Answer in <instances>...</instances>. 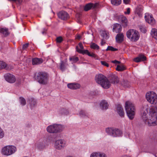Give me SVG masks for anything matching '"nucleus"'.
<instances>
[{
    "label": "nucleus",
    "mask_w": 157,
    "mask_h": 157,
    "mask_svg": "<svg viewBox=\"0 0 157 157\" xmlns=\"http://www.w3.org/2000/svg\"><path fill=\"white\" fill-rule=\"evenodd\" d=\"M126 36L131 40L134 42L137 41L140 37L138 32L133 29L129 30L127 32Z\"/></svg>",
    "instance_id": "39448f33"
},
{
    "label": "nucleus",
    "mask_w": 157,
    "mask_h": 157,
    "mask_svg": "<svg viewBox=\"0 0 157 157\" xmlns=\"http://www.w3.org/2000/svg\"><path fill=\"white\" fill-rule=\"evenodd\" d=\"M63 128V126L61 124H54L48 126L46 130L49 133H54L61 132Z\"/></svg>",
    "instance_id": "423d86ee"
},
{
    "label": "nucleus",
    "mask_w": 157,
    "mask_h": 157,
    "mask_svg": "<svg viewBox=\"0 0 157 157\" xmlns=\"http://www.w3.org/2000/svg\"><path fill=\"white\" fill-rule=\"evenodd\" d=\"M1 33L5 36H7L9 34L8 29L6 28H2L0 29Z\"/></svg>",
    "instance_id": "7c9ffc66"
},
{
    "label": "nucleus",
    "mask_w": 157,
    "mask_h": 157,
    "mask_svg": "<svg viewBox=\"0 0 157 157\" xmlns=\"http://www.w3.org/2000/svg\"><path fill=\"white\" fill-rule=\"evenodd\" d=\"M99 6V4L98 3H89V10L91 9L94 10L93 13L90 16L93 19V21H95L96 19V10L98 9Z\"/></svg>",
    "instance_id": "1a4fd4ad"
},
{
    "label": "nucleus",
    "mask_w": 157,
    "mask_h": 157,
    "mask_svg": "<svg viewBox=\"0 0 157 157\" xmlns=\"http://www.w3.org/2000/svg\"><path fill=\"white\" fill-rule=\"evenodd\" d=\"M149 113L150 117L149 119H148L146 117V113H143L142 116L143 120L149 126L157 125V103L155 107H152L150 109Z\"/></svg>",
    "instance_id": "f257e3e1"
},
{
    "label": "nucleus",
    "mask_w": 157,
    "mask_h": 157,
    "mask_svg": "<svg viewBox=\"0 0 157 157\" xmlns=\"http://www.w3.org/2000/svg\"><path fill=\"white\" fill-rule=\"evenodd\" d=\"M146 99L150 103L155 105L157 104V95L153 91L148 92L146 94Z\"/></svg>",
    "instance_id": "6e6552de"
},
{
    "label": "nucleus",
    "mask_w": 157,
    "mask_h": 157,
    "mask_svg": "<svg viewBox=\"0 0 157 157\" xmlns=\"http://www.w3.org/2000/svg\"><path fill=\"white\" fill-rule=\"evenodd\" d=\"M146 57L144 55L140 54L138 57L135 58L133 61L136 62L138 63L146 60Z\"/></svg>",
    "instance_id": "f3484780"
},
{
    "label": "nucleus",
    "mask_w": 157,
    "mask_h": 157,
    "mask_svg": "<svg viewBox=\"0 0 157 157\" xmlns=\"http://www.w3.org/2000/svg\"><path fill=\"white\" fill-rule=\"evenodd\" d=\"M33 65L40 64L43 62V60L41 58H35L32 59Z\"/></svg>",
    "instance_id": "393cba45"
},
{
    "label": "nucleus",
    "mask_w": 157,
    "mask_h": 157,
    "mask_svg": "<svg viewBox=\"0 0 157 157\" xmlns=\"http://www.w3.org/2000/svg\"><path fill=\"white\" fill-rule=\"evenodd\" d=\"M83 47L82 44L80 43L76 47V51L79 53L82 54H86L88 55V51L87 50H83Z\"/></svg>",
    "instance_id": "4468645a"
},
{
    "label": "nucleus",
    "mask_w": 157,
    "mask_h": 157,
    "mask_svg": "<svg viewBox=\"0 0 157 157\" xmlns=\"http://www.w3.org/2000/svg\"><path fill=\"white\" fill-rule=\"evenodd\" d=\"M19 101L21 104L22 105H24L26 104V101L25 99L22 97H20Z\"/></svg>",
    "instance_id": "c9c22d12"
},
{
    "label": "nucleus",
    "mask_w": 157,
    "mask_h": 157,
    "mask_svg": "<svg viewBox=\"0 0 157 157\" xmlns=\"http://www.w3.org/2000/svg\"><path fill=\"white\" fill-rule=\"evenodd\" d=\"M130 2V0H123L124 3L126 4H129Z\"/></svg>",
    "instance_id": "5fc2aeb1"
},
{
    "label": "nucleus",
    "mask_w": 157,
    "mask_h": 157,
    "mask_svg": "<svg viewBox=\"0 0 157 157\" xmlns=\"http://www.w3.org/2000/svg\"><path fill=\"white\" fill-rule=\"evenodd\" d=\"M125 108L129 119L132 120L135 115L136 108L134 104L131 101H127L125 103Z\"/></svg>",
    "instance_id": "7ed1b4c3"
},
{
    "label": "nucleus",
    "mask_w": 157,
    "mask_h": 157,
    "mask_svg": "<svg viewBox=\"0 0 157 157\" xmlns=\"http://www.w3.org/2000/svg\"><path fill=\"white\" fill-rule=\"evenodd\" d=\"M86 113L85 111L81 110L79 113V115L82 117H84L86 116Z\"/></svg>",
    "instance_id": "58836bf2"
},
{
    "label": "nucleus",
    "mask_w": 157,
    "mask_h": 157,
    "mask_svg": "<svg viewBox=\"0 0 157 157\" xmlns=\"http://www.w3.org/2000/svg\"><path fill=\"white\" fill-rule=\"evenodd\" d=\"M84 10L86 11H88V3L84 7Z\"/></svg>",
    "instance_id": "de8ad7c7"
},
{
    "label": "nucleus",
    "mask_w": 157,
    "mask_h": 157,
    "mask_svg": "<svg viewBox=\"0 0 157 157\" xmlns=\"http://www.w3.org/2000/svg\"><path fill=\"white\" fill-rule=\"evenodd\" d=\"M47 31V29H44L42 31V33L43 34H44L46 33V31Z\"/></svg>",
    "instance_id": "4d7b16f0"
},
{
    "label": "nucleus",
    "mask_w": 157,
    "mask_h": 157,
    "mask_svg": "<svg viewBox=\"0 0 157 157\" xmlns=\"http://www.w3.org/2000/svg\"><path fill=\"white\" fill-rule=\"evenodd\" d=\"M117 113L121 117H124V113L123 108L121 105L119 104H117Z\"/></svg>",
    "instance_id": "6ab92c4d"
},
{
    "label": "nucleus",
    "mask_w": 157,
    "mask_h": 157,
    "mask_svg": "<svg viewBox=\"0 0 157 157\" xmlns=\"http://www.w3.org/2000/svg\"><path fill=\"white\" fill-rule=\"evenodd\" d=\"M57 15L59 18L64 20H67L69 18V14L65 11L59 12Z\"/></svg>",
    "instance_id": "ddd939ff"
},
{
    "label": "nucleus",
    "mask_w": 157,
    "mask_h": 157,
    "mask_svg": "<svg viewBox=\"0 0 157 157\" xmlns=\"http://www.w3.org/2000/svg\"><path fill=\"white\" fill-rule=\"evenodd\" d=\"M140 30L141 31L143 32L144 33H145L146 32V30L144 28H140Z\"/></svg>",
    "instance_id": "6e6d98bb"
},
{
    "label": "nucleus",
    "mask_w": 157,
    "mask_h": 157,
    "mask_svg": "<svg viewBox=\"0 0 157 157\" xmlns=\"http://www.w3.org/2000/svg\"><path fill=\"white\" fill-rule=\"evenodd\" d=\"M101 63L104 66H106L107 67H109V64L105 61H101Z\"/></svg>",
    "instance_id": "79ce46f5"
},
{
    "label": "nucleus",
    "mask_w": 157,
    "mask_h": 157,
    "mask_svg": "<svg viewBox=\"0 0 157 157\" xmlns=\"http://www.w3.org/2000/svg\"><path fill=\"white\" fill-rule=\"evenodd\" d=\"M105 42L103 39H102L101 40V46H103L105 44Z\"/></svg>",
    "instance_id": "864d4df0"
},
{
    "label": "nucleus",
    "mask_w": 157,
    "mask_h": 157,
    "mask_svg": "<svg viewBox=\"0 0 157 157\" xmlns=\"http://www.w3.org/2000/svg\"><path fill=\"white\" fill-rule=\"evenodd\" d=\"M37 148L39 150H42L45 148L46 143L44 141H40L39 143L36 144Z\"/></svg>",
    "instance_id": "b1692460"
},
{
    "label": "nucleus",
    "mask_w": 157,
    "mask_h": 157,
    "mask_svg": "<svg viewBox=\"0 0 157 157\" xmlns=\"http://www.w3.org/2000/svg\"><path fill=\"white\" fill-rule=\"evenodd\" d=\"M90 48L91 49L94 50H98L99 47L95 43H92L90 44Z\"/></svg>",
    "instance_id": "2f4dec72"
},
{
    "label": "nucleus",
    "mask_w": 157,
    "mask_h": 157,
    "mask_svg": "<svg viewBox=\"0 0 157 157\" xmlns=\"http://www.w3.org/2000/svg\"><path fill=\"white\" fill-rule=\"evenodd\" d=\"M101 35L104 38L106 39H108L109 37V33L105 31H102Z\"/></svg>",
    "instance_id": "473e14b6"
},
{
    "label": "nucleus",
    "mask_w": 157,
    "mask_h": 157,
    "mask_svg": "<svg viewBox=\"0 0 157 157\" xmlns=\"http://www.w3.org/2000/svg\"><path fill=\"white\" fill-rule=\"evenodd\" d=\"M4 77L6 80L10 83H14L16 80L15 77L10 73L6 74L4 75Z\"/></svg>",
    "instance_id": "f8f14e48"
},
{
    "label": "nucleus",
    "mask_w": 157,
    "mask_h": 157,
    "mask_svg": "<svg viewBox=\"0 0 157 157\" xmlns=\"http://www.w3.org/2000/svg\"><path fill=\"white\" fill-rule=\"evenodd\" d=\"M126 69V67L123 65H117L116 70L118 71H121Z\"/></svg>",
    "instance_id": "c85d7f7f"
},
{
    "label": "nucleus",
    "mask_w": 157,
    "mask_h": 157,
    "mask_svg": "<svg viewBox=\"0 0 157 157\" xmlns=\"http://www.w3.org/2000/svg\"><path fill=\"white\" fill-rule=\"evenodd\" d=\"M111 4L115 6H118L121 3V0H111Z\"/></svg>",
    "instance_id": "c756f323"
},
{
    "label": "nucleus",
    "mask_w": 157,
    "mask_h": 157,
    "mask_svg": "<svg viewBox=\"0 0 157 157\" xmlns=\"http://www.w3.org/2000/svg\"><path fill=\"white\" fill-rule=\"evenodd\" d=\"M130 13V8H128L127 9V11L124 12V14H129Z\"/></svg>",
    "instance_id": "09e8293b"
},
{
    "label": "nucleus",
    "mask_w": 157,
    "mask_h": 157,
    "mask_svg": "<svg viewBox=\"0 0 157 157\" xmlns=\"http://www.w3.org/2000/svg\"><path fill=\"white\" fill-rule=\"evenodd\" d=\"M106 51H115L118 50V49L114 48L113 47L111 46H108L106 49Z\"/></svg>",
    "instance_id": "e433bc0d"
},
{
    "label": "nucleus",
    "mask_w": 157,
    "mask_h": 157,
    "mask_svg": "<svg viewBox=\"0 0 157 157\" xmlns=\"http://www.w3.org/2000/svg\"><path fill=\"white\" fill-rule=\"evenodd\" d=\"M124 86L125 88H127L129 87V84L128 82L127 81H124Z\"/></svg>",
    "instance_id": "37998d69"
},
{
    "label": "nucleus",
    "mask_w": 157,
    "mask_h": 157,
    "mask_svg": "<svg viewBox=\"0 0 157 157\" xmlns=\"http://www.w3.org/2000/svg\"><path fill=\"white\" fill-rule=\"evenodd\" d=\"M61 111V112L64 114L67 115L69 113L68 111L64 109H62Z\"/></svg>",
    "instance_id": "c03bdc74"
},
{
    "label": "nucleus",
    "mask_w": 157,
    "mask_h": 157,
    "mask_svg": "<svg viewBox=\"0 0 157 157\" xmlns=\"http://www.w3.org/2000/svg\"><path fill=\"white\" fill-rule=\"evenodd\" d=\"M36 80L40 84L42 85L46 84L48 80V75L45 72L40 71L35 74Z\"/></svg>",
    "instance_id": "20e7f679"
},
{
    "label": "nucleus",
    "mask_w": 157,
    "mask_h": 157,
    "mask_svg": "<svg viewBox=\"0 0 157 157\" xmlns=\"http://www.w3.org/2000/svg\"><path fill=\"white\" fill-rule=\"evenodd\" d=\"M67 87L71 89L76 90L80 87V85L78 83H70L67 85Z\"/></svg>",
    "instance_id": "412c9836"
},
{
    "label": "nucleus",
    "mask_w": 157,
    "mask_h": 157,
    "mask_svg": "<svg viewBox=\"0 0 157 157\" xmlns=\"http://www.w3.org/2000/svg\"><path fill=\"white\" fill-rule=\"evenodd\" d=\"M70 60L72 63H75L78 60V58L77 57L73 56L69 58Z\"/></svg>",
    "instance_id": "f704fd0d"
},
{
    "label": "nucleus",
    "mask_w": 157,
    "mask_h": 157,
    "mask_svg": "<svg viewBox=\"0 0 157 157\" xmlns=\"http://www.w3.org/2000/svg\"><path fill=\"white\" fill-rule=\"evenodd\" d=\"M100 106L102 109H106L108 108L109 104L105 101H101L100 103Z\"/></svg>",
    "instance_id": "bb28decb"
},
{
    "label": "nucleus",
    "mask_w": 157,
    "mask_h": 157,
    "mask_svg": "<svg viewBox=\"0 0 157 157\" xmlns=\"http://www.w3.org/2000/svg\"><path fill=\"white\" fill-rule=\"evenodd\" d=\"M111 62L112 63H115L116 64H119L120 63V62H119L118 61H117V60H114L112 61H111Z\"/></svg>",
    "instance_id": "3c124183"
},
{
    "label": "nucleus",
    "mask_w": 157,
    "mask_h": 157,
    "mask_svg": "<svg viewBox=\"0 0 157 157\" xmlns=\"http://www.w3.org/2000/svg\"><path fill=\"white\" fill-rule=\"evenodd\" d=\"M66 146V141L62 139L56 140L54 144L55 148L58 150H61Z\"/></svg>",
    "instance_id": "9b49d317"
},
{
    "label": "nucleus",
    "mask_w": 157,
    "mask_h": 157,
    "mask_svg": "<svg viewBox=\"0 0 157 157\" xmlns=\"http://www.w3.org/2000/svg\"><path fill=\"white\" fill-rule=\"evenodd\" d=\"M89 56L94 58L95 59H97L98 56L94 53L89 52Z\"/></svg>",
    "instance_id": "ea45409f"
},
{
    "label": "nucleus",
    "mask_w": 157,
    "mask_h": 157,
    "mask_svg": "<svg viewBox=\"0 0 157 157\" xmlns=\"http://www.w3.org/2000/svg\"><path fill=\"white\" fill-rule=\"evenodd\" d=\"M116 40L117 42L119 43H122L124 40V35L123 33H120L117 34Z\"/></svg>",
    "instance_id": "aec40b11"
},
{
    "label": "nucleus",
    "mask_w": 157,
    "mask_h": 157,
    "mask_svg": "<svg viewBox=\"0 0 157 157\" xmlns=\"http://www.w3.org/2000/svg\"><path fill=\"white\" fill-rule=\"evenodd\" d=\"M109 79L111 83L113 84L117 83L119 82V79L118 77L114 75L110 76Z\"/></svg>",
    "instance_id": "4be33fe9"
},
{
    "label": "nucleus",
    "mask_w": 157,
    "mask_h": 157,
    "mask_svg": "<svg viewBox=\"0 0 157 157\" xmlns=\"http://www.w3.org/2000/svg\"><path fill=\"white\" fill-rule=\"evenodd\" d=\"M10 1H13L16 2L17 4H21L22 2V0H8Z\"/></svg>",
    "instance_id": "a19ab883"
},
{
    "label": "nucleus",
    "mask_w": 157,
    "mask_h": 157,
    "mask_svg": "<svg viewBox=\"0 0 157 157\" xmlns=\"http://www.w3.org/2000/svg\"><path fill=\"white\" fill-rule=\"evenodd\" d=\"M5 68L7 70H10L12 69L10 66L7 65L4 62L0 61V69Z\"/></svg>",
    "instance_id": "5701e85b"
},
{
    "label": "nucleus",
    "mask_w": 157,
    "mask_h": 157,
    "mask_svg": "<svg viewBox=\"0 0 157 157\" xmlns=\"http://www.w3.org/2000/svg\"><path fill=\"white\" fill-rule=\"evenodd\" d=\"M151 34L152 36L155 39L157 40V29H153L151 32Z\"/></svg>",
    "instance_id": "cd10ccee"
},
{
    "label": "nucleus",
    "mask_w": 157,
    "mask_h": 157,
    "mask_svg": "<svg viewBox=\"0 0 157 157\" xmlns=\"http://www.w3.org/2000/svg\"><path fill=\"white\" fill-rule=\"evenodd\" d=\"M68 65V64L66 62L62 61L60 63V68L62 71H63L67 68Z\"/></svg>",
    "instance_id": "a878e982"
},
{
    "label": "nucleus",
    "mask_w": 157,
    "mask_h": 157,
    "mask_svg": "<svg viewBox=\"0 0 157 157\" xmlns=\"http://www.w3.org/2000/svg\"><path fill=\"white\" fill-rule=\"evenodd\" d=\"M56 40L57 42L61 43L63 40V38L62 37L59 36L56 38Z\"/></svg>",
    "instance_id": "a18cd8bd"
},
{
    "label": "nucleus",
    "mask_w": 157,
    "mask_h": 157,
    "mask_svg": "<svg viewBox=\"0 0 157 157\" xmlns=\"http://www.w3.org/2000/svg\"><path fill=\"white\" fill-rule=\"evenodd\" d=\"M82 36L79 34H78L76 36V38L78 40H80L81 39Z\"/></svg>",
    "instance_id": "603ef678"
},
{
    "label": "nucleus",
    "mask_w": 157,
    "mask_h": 157,
    "mask_svg": "<svg viewBox=\"0 0 157 157\" xmlns=\"http://www.w3.org/2000/svg\"><path fill=\"white\" fill-rule=\"evenodd\" d=\"M106 131L109 135L114 137L120 136L122 134L121 131L117 128H108L106 129Z\"/></svg>",
    "instance_id": "9d476101"
},
{
    "label": "nucleus",
    "mask_w": 157,
    "mask_h": 157,
    "mask_svg": "<svg viewBox=\"0 0 157 157\" xmlns=\"http://www.w3.org/2000/svg\"><path fill=\"white\" fill-rule=\"evenodd\" d=\"M16 151V148L14 146L8 145L2 148V153L4 155L8 156L14 153Z\"/></svg>",
    "instance_id": "0eeeda50"
},
{
    "label": "nucleus",
    "mask_w": 157,
    "mask_h": 157,
    "mask_svg": "<svg viewBox=\"0 0 157 157\" xmlns=\"http://www.w3.org/2000/svg\"><path fill=\"white\" fill-rule=\"evenodd\" d=\"M29 45V44L28 43L23 44V45L22 49L23 50H26L28 47Z\"/></svg>",
    "instance_id": "49530a36"
},
{
    "label": "nucleus",
    "mask_w": 157,
    "mask_h": 157,
    "mask_svg": "<svg viewBox=\"0 0 157 157\" xmlns=\"http://www.w3.org/2000/svg\"><path fill=\"white\" fill-rule=\"evenodd\" d=\"M119 20L123 27H126L127 26L128 24V21L127 18L125 16L123 15L120 16Z\"/></svg>",
    "instance_id": "2eb2a0df"
},
{
    "label": "nucleus",
    "mask_w": 157,
    "mask_h": 157,
    "mask_svg": "<svg viewBox=\"0 0 157 157\" xmlns=\"http://www.w3.org/2000/svg\"><path fill=\"white\" fill-rule=\"evenodd\" d=\"M146 21L151 24L153 25L155 23V21L152 15H147L145 16Z\"/></svg>",
    "instance_id": "dca6fc26"
},
{
    "label": "nucleus",
    "mask_w": 157,
    "mask_h": 157,
    "mask_svg": "<svg viewBox=\"0 0 157 157\" xmlns=\"http://www.w3.org/2000/svg\"><path fill=\"white\" fill-rule=\"evenodd\" d=\"M101 153L100 152L93 153L91 155L90 157H100V155Z\"/></svg>",
    "instance_id": "4c0bfd02"
},
{
    "label": "nucleus",
    "mask_w": 157,
    "mask_h": 157,
    "mask_svg": "<svg viewBox=\"0 0 157 157\" xmlns=\"http://www.w3.org/2000/svg\"><path fill=\"white\" fill-rule=\"evenodd\" d=\"M36 104V101L35 100L33 99L31 103V105H33V106H34Z\"/></svg>",
    "instance_id": "8fccbe9b"
},
{
    "label": "nucleus",
    "mask_w": 157,
    "mask_h": 157,
    "mask_svg": "<svg viewBox=\"0 0 157 157\" xmlns=\"http://www.w3.org/2000/svg\"><path fill=\"white\" fill-rule=\"evenodd\" d=\"M143 9L141 6H138L136 9V12L138 15H139L141 13Z\"/></svg>",
    "instance_id": "72a5a7b5"
},
{
    "label": "nucleus",
    "mask_w": 157,
    "mask_h": 157,
    "mask_svg": "<svg viewBox=\"0 0 157 157\" xmlns=\"http://www.w3.org/2000/svg\"><path fill=\"white\" fill-rule=\"evenodd\" d=\"M122 157H130L128 155H124V156H122Z\"/></svg>",
    "instance_id": "13d9d810"
},
{
    "label": "nucleus",
    "mask_w": 157,
    "mask_h": 157,
    "mask_svg": "<svg viewBox=\"0 0 157 157\" xmlns=\"http://www.w3.org/2000/svg\"><path fill=\"white\" fill-rule=\"evenodd\" d=\"M122 27L120 24L116 23L114 24L113 29V31L116 33H120L122 30Z\"/></svg>",
    "instance_id": "a211bd4d"
},
{
    "label": "nucleus",
    "mask_w": 157,
    "mask_h": 157,
    "mask_svg": "<svg viewBox=\"0 0 157 157\" xmlns=\"http://www.w3.org/2000/svg\"><path fill=\"white\" fill-rule=\"evenodd\" d=\"M95 80L104 89H108L111 86L110 82L105 76L102 74L97 75Z\"/></svg>",
    "instance_id": "f03ea898"
}]
</instances>
